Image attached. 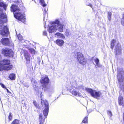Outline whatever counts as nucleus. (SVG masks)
<instances>
[{
    "label": "nucleus",
    "instance_id": "nucleus-1",
    "mask_svg": "<svg viewBox=\"0 0 124 124\" xmlns=\"http://www.w3.org/2000/svg\"><path fill=\"white\" fill-rule=\"evenodd\" d=\"M7 16L6 14L0 9V24L2 25L7 22ZM0 32L3 36H7L8 34V29L6 26L0 25Z\"/></svg>",
    "mask_w": 124,
    "mask_h": 124
},
{
    "label": "nucleus",
    "instance_id": "nucleus-2",
    "mask_svg": "<svg viewBox=\"0 0 124 124\" xmlns=\"http://www.w3.org/2000/svg\"><path fill=\"white\" fill-rule=\"evenodd\" d=\"M12 65L10 64V60L6 59L3 60L0 62V71L3 70H8L12 69Z\"/></svg>",
    "mask_w": 124,
    "mask_h": 124
},
{
    "label": "nucleus",
    "instance_id": "nucleus-3",
    "mask_svg": "<svg viewBox=\"0 0 124 124\" xmlns=\"http://www.w3.org/2000/svg\"><path fill=\"white\" fill-rule=\"evenodd\" d=\"M124 78V72L122 69H118V71L117 78L119 82L121 83L120 84V87L122 88L123 87V82Z\"/></svg>",
    "mask_w": 124,
    "mask_h": 124
},
{
    "label": "nucleus",
    "instance_id": "nucleus-4",
    "mask_svg": "<svg viewBox=\"0 0 124 124\" xmlns=\"http://www.w3.org/2000/svg\"><path fill=\"white\" fill-rule=\"evenodd\" d=\"M116 43L117 45L116 46L115 48V50L116 52V54L117 55L121 53V48L120 45L119 44L118 41H116L115 40L113 39L111 42V48L113 49V48L115 43Z\"/></svg>",
    "mask_w": 124,
    "mask_h": 124
},
{
    "label": "nucleus",
    "instance_id": "nucleus-5",
    "mask_svg": "<svg viewBox=\"0 0 124 124\" xmlns=\"http://www.w3.org/2000/svg\"><path fill=\"white\" fill-rule=\"evenodd\" d=\"M77 58L78 62L80 64L84 65L86 63V60L83 55L80 52L77 53Z\"/></svg>",
    "mask_w": 124,
    "mask_h": 124
},
{
    "label": "nucleus",
    "instance_id": "nucleus-6",
    "mask_svg": "<svg viewBox=\"0 0 124 124\" xmlns=\"http://www.w3.org/2000/svg\"><path fill=\"white\" fill-rule=\"evenodd\" d=\"M77 58L78 62L80 64L84 65L86 63V60L83 55L80 52L77 53Z\"/></svg>",
    "mask_w": 124,
    "mask_h": 124
},
{
    "label": "nucleus",
    "instance_id": "nucleus-7",
    "mask_svg": "<svg viewBox=\"0 0 124 124\" xmlns=\"http://www.w3.org/2000/svg\"><path fill=\"white\" fill-rule=\"evenodd\" d=\"M14 16L16 19L22 22H25L26 20L24 15L22 14L20 10L16 12L14 14Z\"/></svg>",
    "mask_w": 124,
    "mask_h": 124
},
{
    "label": "nucleus",
    "instance_id": "nucleus-8",
    "mask_svg": "<svg viewBox=\"0 0 124 124\" xmlns=\"http://www.w3.org/2000/svg\"><path fill=\"white\" fill-rule=\"evenodd\" d=\"M41 104L42 106L44 105L45 109L43 111L44 116H46L48 113L49 110L48 104L47 101L46 100H43L41 97Z\"/></svg>",
    "mask_w": 124,
    "mask_h": 124
},
{
    "label": "nucleus",
    "instance_id": "nucleus-9",
    "mask_svg": "<svg viewBox=\"0 0 124 124\" xmlns=\"http://www.w3.org/2000/svg\"><path fill=\"white\" fill-rule=\"evenodd\" d=\"M2 52L5 55L10 57H13L14 54L13 51L11 49L8 48L2 49Z\"/></svg>",
    "mask_w": 124,
    "mask_h": 124
},
{
    "label": "nucleus",
    "instance_id": "nucleus-10",
    "mask_svg": "<svg viewBox=\"0 0 124 124\" xmlns=\"http://www.w3.org/2000/svg\"><path fill=\"white\" fill-rule=\"evenodd\" d=\"M59 23V21L56 20L53 23L51 26L49 27L48 31L49 33H52L54 31H55L57 30V26Z\"/></svg>",
    "mask_w": 124,
    "mask_h": 124
},
{
    "label": "nucleus",
    "instance_id": "nucleus-11",
    "mask_svg": "<svg viewBox=\"0 0 124 124\" xmlns=\"http://www.w3.org/2000/svg\"><path fill=\"white\" fill-rule=\"evenodd\" d=\"M21 54H24V56L26 60L27 63L29 64L30 63V57L29 54L27 51L24 50L23 49L21 50Z\"/></svg>",
    "mask_w": 124,
    "mask_h": 124
},
{
    "label": "nucleus",
    "instance_id": "nucleus-12",
    "mask_svg": "<svg viewBox=\"0 0 124 124\" xmlns=\"http://www.w3.org/2000/svg\"><path fill=\"white\" fill-rule=\"evenodd\" d=\"M1 43L4 45L6 46H9V42L8 38H4L1 39Z\"/></svg>",
    "mask_w": 124,
    "mask_h": 124
},
{
    "label": "nucleus",
    "instance_id": "nucleus-13",
    "mask_svg": "<svg viewBox=\"0 0 124 124\" xmlns=\"http://www.w3.org/2000/svg\"><path fill=\"white\" fill-rule=\"evenodd\" d=\"M92 96L96 98H98L101 95V93L100 92H96L94 90Z\"/></svg>",
    "mask_w": 124,
    "mask_h": 124
},
{
    "label": "nucleus",
    "instance_id": "nucleus-14",
    "mask_svg": "<svg viewBox=\"0 0 124 124\" xmlns=\"http://www.w3.org/2000/svg\"><path fill=\"white\" fill-rule=\"evenodd\" d=\"M54 42L56 43L59 46H62L63 45L64 42L62 40L57 39L56 41H55Z\"/></svg>",
    "mask_w": 124,
    "mask_h": 124
},
{
    "label": "nucleus",
    "instance_id": "nucleus-15",
    "mask_svg": "<svg viewBox=\"0 0 124 124\" xmlns=\"http://www.w3.org/2000/svg\"><path fill=\"white\" fill-rule=\"evenodd\" d=\"M118 103L120 105L124 106V99L121 96L119 97Z\"/></svg>",
    "mask_w": 124,
    "mask_h": 124
},
{
    "label": "nucleus",
    "instance_id": "nucleus-16",
    "mask_svg": "<svg viewBox=\"0 0 124 124\" xmlns=\"http://www.w3.org/2000/svg\"><path fill=\"white\" fill-rule=\"evenodd\" d=\"M63 26H64L63 24H59V23L58 24V25L57 26V30H58L60 32H62L63 31Z\"/></svg>",
    "mask_w": 124,
    "mask_h": 124
},
{
    "label": "nucleus",
    "instance_id": "nucleus-17",
    "mask_svg": "<svg viewBox=\"0 0 124 124\" xmlns=\"http://www.w3.org/2000/svg\"><path fill=\"white\" fill-rule=\"evenodd\" d=\"M70 92L73 95L78 96H81L80 93L79 92L76 91L74 90H71Z\"/></svg>",
    "mask_w": 124,
    "mask_h": 124
},
{
    "label": "nucleus",
    "instance_id": "nucleus-18",
    "mask_svg": "<svg viewBox=\"0 0 124 124\" xmlns=\"http://www.w3.org/2000/svg\"><path fill=\"white\" fill-rule=\"evenodd\" d=\"M7 6V5L3 1L0 0V7L3 8L4 10L5 11Z\"/></svg>",
    "mask_w": 124,
    "mask_h": 124
},
{
    "label": "nucleus",
    "instance_id": "nucleus-19",
    "mask_svg": "<svg viewBox=\"0 0 124 124\" xmlns=\"http://www.w3.org/2000/svg\"><path fill=\"white\" fill-rule=\"evenodd\" d=\"M11 11L13 12L18 11H19V8L18 7L15 5H13L11 7Z\"/></svg>",
    "mask_w": 124,
    "mask_h": 124
},
{
    "label": "nucleus",
    "instance_id": "nucleus-20",
    "mask_svg": "<svg viewBox=\"0 0 124 124\" xmlns=\"http://www.w3.org/2000/svg\"><path fill=\"white\" fill-rule=\"evenodd\" d=\"M41 83H48L49 82V79L47 77H46L45 78H42L40 80Z\"/></svg>",
    "mask_w": 124,
    "mask_h": 124
},
{
    "label": "nucleus",
    "instance_id": "nucleus-21",
    "mask_svg": "<svg viewBox=\"0 0 124 124\" xmlns=\"http://www.w3.org/2000/svg\"><path fill=\"white\" fill-rule=\"evenodd\" d=\"M31 83L33 84V86L34 89L36 88L37 87V83L36 82L35 80L34 79L32 78L31 79Z\"/></svg>",
    "mask_w": 124,
    "mask_h": 124
},
{
    "label": "nucleus",
    "instance_id": "nucleus-22",
    "mask_svg": "<svg viewBox=\"0 0 124 124\" xmlns=\"http://www.w3.org/2000/svg\"><path fill=\"white\" fill-rule=\"evenodd\" d=\"M55 35L57 36V37L59 38H61L62 39H64L65 38V36L63 34L59 32L55 33Z\"/></svg>",
    "mask_w": 124,
    "mask_h": 124
},
{
    "label": "nucleus",
    "instance_id": "nucleus-23",
    "mask_svg": "<svg viewBox=\"0 0 124 124\" xmlns=\"http://www.w3.org/2000/svg\"><path fill=\"white\" fill-rule=\"evenodd\" d=\"M85 90L87 91V92L90 93L92 96L94 90H93L92 89L90 88H87L85 89Z\"/></svg>",
    "mask_w": 124,
    "mask_h": 124
},
{
    "label": "nucleus",
    "instance_id": "nucleus-24",
    "mask_svg": "<svg viewBox=\"0 0 124 124\" xmlns=\"http://www.w3.org/2000/svg\"><path fill=\"white\" fill-rule=\"evenodd\" d=\"M94 61L96 63L95 65L98 67H101V65L99 63V59L98 58H96L94 59Z\"/></svg>",
    "mask_w": 124,
    "mask_h": 124
},
{
    "label": "nucleus",
    "instance_id": "nucleus-25",
    "mask_svg": "<svg viewBox=\"0 0 124 124\" xmlns=\"http://www.w3.org/2000/svg\"><path fill=\"white\" fill-rule=\"evenodd\" d=\"M9 78L11 80H14L15 78V76L14 74H11L9 76Z\"/></svg>",
    "mask_w": 124,
    "mask_h": 124
},
{
    "label": "nucleus",
    "instance_id": "nucleus-26",
    "mask_svg": "<svg viewBox=\"0 0 124 124\" xmlns=\"http://www.w3.org/2000/svg\"><path fill=\"white\" fill-rule=\"evenodd\" d=\"M40 3L43 7L46 6L47 4H45L44 0H39Z\"/></svg>",
    "mask_w": 124,
    "mask_h": 124
},
{
    "label": "nucleus",
    "instance_id": "nucleus-27",
    "mask_svg": "<svg viewBox=\"0 0 124 124\" xmlns=\"http://www.w3.org/2000/svg\"><path fill=\"white\" fill-rule=\"evenodd\" d=\"M65 34L67 36L69 37L71 35V33L69 30H67L65 32Z\"/></svg>",
    "mask_w": 124,
    "mask_h": 124
},
{
    "label": "nucleus",
    "instance_id": "nucleus-28",
    "mask_svg": "<svg viewBox=\"0 0 124 124\" xmlns=\"http://www.w3.org/2000/svg\"><path fill=\"white\" fill-rule=\"evenodd\" d=\"M39 119L40 122H44V120L42 118V114H40L39 115Z\"/></svg>",
    "mask_w": 124,
    "mask_h": 124
},
{
    "label": "nucleus",
    "instance_id": "nucleus-29",
    "mask_svg": "<svg viewBox=\"0 0 124 124\" xmlns=\"http://www.w3.org/2000/svg\"><path fill=\"white\" fill-rule=\"evenodd\" d=\"M19 121L17 119H15L12 123L11 124H18Z\"/></svg>",
    "mask_w": 124,
    "mask_h": 124
},
{
    "label": "nucleus",
    "instance_id": "nucleus-30",
    "mask_svg": "<svg viewBox=\"0 0 124 124\" xmlns=\"http://www.w3.org/2000/svg\"><path fill=\"white\" fill-rule=\"evenodd\" d=\"M29 50L30 52L32 54H35V51L34 49L31 48H29Z\"/></svg>",
    "mask_w": 124,
    "mask_h": 124
},
{
    "label": "nucleus",
    "instance_id": "nucleus-31",
    "mask_svg": "<svg viewBox=\"0 0 124 124\" xmlns=\"http://www.w3.org/2000/svg\"><path fill=\"white\" fill-rule=\"evenodd\" d=\"M87 118L88 117H85L84 119L83 120V122L84 123H87Z\"/></svg>",
    "mask_w": 124,
    "mask_h": 124
},
{
    "label": "nucleus",
    "instance_id": "nucleus-32",
    "mask_svg": "<svg viewBox=\"0 0 124 124\" xmlns=\"http://www.w3.org/2000/svg\"><path fill=\"white\" fill-rule=\"evenodd\" d=\"M111 13L110 12H109L108 13V20H110L111 16Z\"/></svg>",
    "mask_w": 124,
    "mask_h": 124
},
{
    "label": "nucleus",
    "instance_id": "nucleus-33",
    "mask_svg": "<svg viewBox=\"0 0 124 124\" xmlns=\"http://www.w3.org/2000/svg\"><path fill=\"white\" fill-rule=\"evenodd\" d=\"M12 115L11 113H9V114L8 117V118L10 120H11L12 119Z\"/></svg>",
    "mask_w": 124,
    "mask_h": 124
},
{
    "label": "nucleus",
    "instance_id": "nucleus-34",
    "mask_svg": "<svg viewBox=\"0 0 124 124\" xmlns=\"http://www.w3.org/2000/svg\"><path fill=\"white\" fill-rule=\"evenodd\" d=\"M33 103L34 105L36 107L38 108V105L36 103V102L35 101H34Z\"/></svg>",
    "mask_w": 124,
    "mask_h": 124
},
{
    "label": "nucleus",
    "instance_id": "nucleus-35",
    "mask_svg": "<svg viewBox=\"0 0 124 124\" xmlns=\"http://www.w3.org/2000/svg\"><path fill=\"white\" fill-rule=\"evenodd\" d=\"M108 115L110 116V117H111L112 116V114L111 112V111H108Z\"/></svg>",
    "mask_w": 124,
    "mask_h": 124
},
{
    "label": "nucleus",
    "instance_id": "nucleus-36",
    "mask_svg": "<svg viewBox=\"0 0 124 124\" xmlns=\"http://www.w3.org/2000/svg\"><path fill=\"white\" fill-rule=\"evenodd\" d=\"M121 22L122 25L124 26V19H122Z\"/></svg>",
    "mask_w": 124,
    "mask_h": 124
},
{
    "label": "nucleus",
    "instance_id": "nucleus-37",
    "mask_svg": "<svg viewBox=\"0 0 124 124\" xmlns=\"http://www.w3.org/2000/svg\"><path fill=\"white\" fill-rule=\"evenodd\" d=\"M18 39L20 40H22L23 39V38L21 35H19L18 37Z\"/></svg>",
    "mask_w": 124,
    "mask_h": 124
},
{
    "label": "nucleus",
    "instance_id": "nucleus-38",
    "mask_svg": "<svg viewBox=\"0 0 124 124\" xmlns=\"http://www.w3.org/2000/svg\"><path fill=\"white\" fill-rule=\"evenodd\" d=\"M0 84L1 85V86L3 88H6V87L2 83H1Z\"/></svg>",
    "mask_w": 124,
    "mask_h": 124
},
{
    "label": "nucleus",
    "instance_id": "nucleus-39",
    "mask_svg": "<svg viewBox=\"0 0 124 124\" xmlns=\"http://www.w3.org/2000/svg\"><path fill=\"white\" fill-rule=\"evenodd\" d=\"M43 34L44 35H46L47 34V32L46 31H44L43 32Z\"/></svg>",
    "mask_w": 124,
    "mask_h": 124
},
{
    "label": "nucleus",
    "instance_id": "nucleus-40",
    "mask_svg": "<svg viewBox=\"0 0 124 124\" xmlns=\"http://www.w3.org/2000/svg\"><path fill=\"white\" fill-rule=\"evenodd\" d=\"M122 19H124V14L122 15Z\"/></svg>",
    "mask_w": 124,
    "mask_h": 124
},
{
    "label": "nucleus",
    "instance_id": "nucleus-41",
    "mask_svg": "<svg viewBox=\"0 0 124 124\" xmlns=\"http://www.w3.org/2000/svg\"><path fill=\"white\" fill-rule=\"evenodd\" d=\"M6 90H7V92H8V93H9V91H8V89H7L6 88Z\"/></svg>",
    "mask_w": 124,
    "mask_h": 124
},
{
    "label": "nucleus",
    "instance_id": "nucleus-42",
    "mask_svg": "<svg viewBox=\"0 0 124 124\" xmlns=\"http://www.w3.org/2000/svg\"><path fill=\"white\" fill-rule=\"evenodd\" d=\"M43 123L40 122L39 124H43Z\"/></svg>",
    "mask_w": 124,
    "mask_h": 124
},
{
    "label": "nucleus",
    "instance_id": "nucleus-43",
    "mask_svg": "<svg viewBox=\"0 0 124 124\" xmlns=\"http://www.w3.org/2000/svg\"><path fill=\"white\" fill-rule=\"evenodd\" d=\"M124 118V113H123Z\"/></svg>",
    "mask_w": 124,
    "mask_h": 124
}]
</instances>
